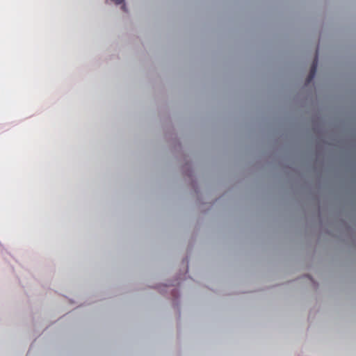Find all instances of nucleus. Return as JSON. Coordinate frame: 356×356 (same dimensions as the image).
<instances>
[{
  "label": "nucleus",
  "instance_id": "1",
  "mask_svg": "<svg viewBox=\"0 0 356 356\" xmlns=\"http://www.w3.org/2000/svg\"><path fill=\"white\" fill-rule=\"evenodd\" d=\"M318 65V55L317 53L315 55V58L313 60L312 65L310 68L309 74L307 78V83H310L315 76Z\"/></svg>",
  "mask_w": 356,
  "mask_h": 356
},
{
  "label": "nucleus",
  "instance_id": "2",
  "mask_svg": "<svg viewBox=\"0 0 356 356\" xmlns=\"http://www.w3.org/2000/svg\"><path fill=\"white\" fill-rule=\"evenodd\" d=\"M122 9L123 10L126 11V6H125V4H123V5L122 6Z\"/></svg>",
  "mask_w": 356,
  "mask_h": 356
}]
</instances>
